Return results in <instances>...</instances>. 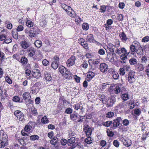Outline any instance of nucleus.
I'll list each match as a JSON object with an SVG mask.
<instances>
[{
	"instance_id": "44",
	"label": "nucleus",
	"mask_w": 149,
	"mask_h": 149,
	"mask_svg": "<svg viewBox=\"0 0 149 149\" xmlns=\"http://www.w3.org/2000/svg\"><path fill=\"white\" fill-rule=\"evenodd\" d=\"M122 123L125 126H127L129 125L130 121L127 119H125L122 120Z\"/></svg>"
},
{
	"instance_id": "20",
	"label": "nucleus",
	"mask_w": 149,
	"mask_h": 149,
	"mask_svg": "<svg viewBox=\"0 0 149 149\" xmlns=\"http://www.w3.org/2000/svg\"><path fill=\"white\" fill-rule=\"evenodd\" d=\"M39 90L38 88H37L34 85L32 87L31 89V93L32 94H36L39 92Z\"/></svg>"
},
{
	"instance_id": "19",
	"label": "nucleus",
	"mask_w": 149,
	"mask_h": 149,
	"mask_svg": "<svg viewBox=\"0 0 149 149\" xmlns=\"http://www.w3.org/2000/svg\"><path fill=\"white\" fill-rule=\"evenodd\" d=\"M130 52H128L126 51V52L123 53V54L120 56V59L123 61H125L127 59V56L129 54Z\"/></svg>"
},
{
	"instance_id": "54",
	"label": "nucleus",
	"mask_w": 149,
	"mask_h": 149,
	"mask_svg": "<svg viewBox=\"0 0 149 149\" xmlns=\"http://www.w3.org/2000/svg\"><path fill=\"white\" fill-rule=\"evenodd\" d=\"M72 109L70 108H68L66 109L65 112L68 114H70L72 112Z\"/></svg>"
},
{
	"instance_id": "63",
	"label": "nucleus",
	"mask_w": 149,
	"mask_h": 149,
	"mask_svg": "<svg viewBox=\"0 0 149 149\" xmlns=\"http://www.w3.org/2000/svg\"><path fill=\"white\" fill-rule=\"evenodd\" d=\"M5 23L6 24H8L7 26V28L8 29H11L12 28V25L10 23V22L6 21Z\"/></svg>"
},
{
	"instance_id": "24",
	"label": "nucleus",
	"mask_w": 149,
	"mask_h": 149,
	"mask_svg": "<svg viewBox=\"0 0 149 149\" xmlns=\"http://www.w3.org/2000/svg\"><path fill=\"white\" fill-rule=\"evenodd\" d=\"M116 102V98L113 97H111L109 103L107 104L108 107H111L114 103Z\"/></svg>"
},
{
	"instance_id": "23",
	"label": "nucleus",
	"mask_w": 149,
	"mask_h": 149,
	"mask_svg": "<svg viewBox=\"0 0 149 149\" xmlns=\"http://www.w3.org/2000/svg\"><path fill=\"white\" fill-rule=\"evenodd\" d=\"M129 62L131 65H135L137 64L138 61L136 58H132L129 59Z\"/></svg>"
},
{
	"instance_id": "45",
	"label": "nucleus",
	"mask_w": 149,
	"mask_h": 149,
	"mask_svg": "<svg viewBox=\"0 0 149 149\" xmlns=\"http://www.w3.org/2000/svg\"><path fill=\"white\" fill-rule=\"evenodd\" d=\"M138 68L140 71H143L144 69V67L143 64L138 63L137 65Z\"/></svg>"
},
{
	"instance_id": "61",
	"label": "nucleus",
	"mask_w": 149,
	"mask_h": 149,
	"mask_svg": "<svg viewBox=\"0 0 149 149\" xmlns=\"http://www.w3.org/2000/svg\"><path fill=\"white\" fill-rule=\"evenodd\" d=\"M53 62L54 63H59V58L57 56H55L53 58V61L52 62Z\"/></svg>"
},
{
	"instance_id": "15",
	"label": "nucleus",
	"mask_w": 149,
	"mask_h": 149,
	"mask_svg": "<svg viewBox=\"0 0 149 149\" xmlns=\"http://www.w3.org/2000/svg\"><path fill=\"white\" fill-rule=\"evenodd\" d=\"M66 13L68 15L72 18H74L76 16V14L75 11L73 10L71 7V9L68 10Z\"/></svg>"
},
{
	"instance_id": "59",
	"label": "nucleus",
	"mask_w": 149,
	"mask_h": 149,
	"mask_svg": "<svg viewBox=\"0 0 149 149\" xmlns=\"http://www.w3.org/2000/svg\"><path fill=\"white\" fill-rule=\"evenodd\" d=\"M113 145L117 148L119 146V143L118 141L116 140H115L113 142Z\"/></svg>"
},
{
	"instance_id": "48",
	"label": "nucleus",
	"mask_w": 149,
	"mask_h": 149,
	"mask_svg": "<svg viewBox=\"0 0 149 149\" xmlns=\"http://www.w3.org/2000/svg\"><path fill=\"white\" fill-rule=\"evenodd\" d=\"M82 28L84 30H88L89 29L88 24L87 23H83L82 24Z\"/></svg>"
},
{
	"instance_id": "9",
	"label": "nucleus",
	"mask_w": 149,
	"mask_h": 149,
	"mask_svg": "<svg viewBox=\"0 0 149 149\" xmlns=\"http://www.w3.org/2000/svg\"><path fill=\"white\" fill-rule=\"evenodd\" d=\"M100 71L102 72H105L108 70V66L105 63H101L100 65Z\"/></svg>"
},
{
	"instance_id": "22",
	"label": "nucleus",
	"mask_w": 149,
	"mask_h": 149,
	"mask_svg": "<svg viewBox=\"0 0 149 149\" xmlns=\"http://www.w3.org/2000/svg\"><path fill=\"white\" fill-rule=\"evenodd\" d=\"M130 51L131 52V54H134L135 52H136L137 48L136 46H135L133 45H131L130 46Z\"/></svg>"
},
{
	"instance_id": "41",
	"label": "nucleus",
	"mask_w": 149,
	"mask_h": 149,
	"mask_svg": "<svg viewBox=\"0 0 149 149\" xmlns=\"http://www.w3.org/2000/svg\"><path fill=\"white\" fill-rule=\"evenodd\" d=\"M58 70L59 72L61 74H62V73H64L65 72L67 71V69L65 67L63 66L60 67L59 68Z\"/></svg>"
},
{
	"instance_id": "6",
	"label": "nucleus",
	"mask_w": 149,
	"mask_h": 149,
	"mask_svg": "<svg viewBox=\"0 0 149 149\" xmlns=\"http://www.w3.org/2000/svg\"><path fill=\"white\" fill-rule=\"evenodd\" d=\"M86 40L87 41L90 42H93L97 44L99 42L96 41L94 38L93 35L91 34L88 35L86 38Z\"/></svg>"
},
{
	"instance_id": "38",
	"label": "nucleus",
	"mask_w": 149,
	"mask_h": 149,
	"mask_svg": "<svg viewBox=\"0 0 149 149\" xmlns=\"http://www.w3.org/2000/svg\"><path fill=\"white\" fill-rule=\"evenodd\" d=\"M45 79L48 81H50L52 79V78L50 74L47 73L45 74Z\"/></svg>"
},
{
	"instance_id": "18",
	"label": "nucleus",
	"mask_w": 149,
	"mask_h": 149,
	"mask_svg": "<svg viewBox=\"0 0 149 149\" xmlns=\"http://www.w3.org/2000/svg\"><path fill=\"white\" fill-rule=\"evenodd\" d=\"M107 47L109 49L110 52L112 53L114 52V49L115 48V47L111 43H109L107 45Z\"/></svg>"
},
{
	"instance_id": "32",
	"label": "nucleus",
	"mask_w": 149,
	"mask_h": 149,
	"mask_svg": "<svg viewBox=\"0 0 149 149\" xmlns=\"http://www.w3.org/2000/svg\"><path fill=\"white\" fill-rule=\"evenodd\" d=\"M33 76L36 78L38 79L40 78L41 76V74L39 71H37L36 72H33L32 73Z\"/></svg>"
},
{
	"instance_id": "12",
	"label": "nucleus",
	"mask_w": 149,
	"mask_h": 149,
	"mask_svg": "<svg viewBox=\"0 0 149 149\" xmlns=\"http://www.w3.org/2000/svg\"><path fill=\"white\" fill-rule=\"evenodd\" d=\"M78 42L81 44V45L83 46L85 49L88 48V44L87 42L85 41L83 38H81L78 40Z\"/></svg>"
},
{
	"instance_id": "47",
	"label": "nucleus",
	"mask_w": 149,
	"mask_h": 149,
	"mask_svg": "<svg viewBox=\"0 0 149 149\" xmlns=\"http://www.w3.org/2000/svg\"><path fill=\"white\" fill-rule=\"evenodd\" d=\"M41 122L43 123H49V120H48L47 117L45 116L42 118Z\"/></svg>"
},
{
	"instance_id": "21",
	"label": "nucleus",
	"mask_w": 149,
	"mask_h": 149,
	"mask_svg": "<svg viewBox=\"0 0 149 149\" xmlns=\"http://www.w3.org/2000/svg\"><path fill=\"white\" fill-rule=\"evenodd\" d=\"M22 96L23 99L25 100H30V98H31L30 94L27 92L24 93Z\"/></svg>"
},
{
	"instance_id": "64",
	"label": "nucleus",
	"mask_w": 149,
	"mask_h": 149,
	"mask_svg": "<svg viewBox=\"0 0 149 149\" xmlns=\"http://www.w3.org/2000/svg\"><path fill=\"white\" fill-rule=\"evenodd\" d=\"M98 53L100 55H103L105 53V51L103 49H100L98 51Z\"/></svg>"
},
{
	"instance_id": "7",
	"label": "nucleus",
	"mask_w": 149,
	"mask_h": 149,
	"mask_svg": "<svg viewBox=\"0 0 149 149\" xmlns=\"http://www.w3.org/2000/svg\"><path fill=\"white\" fill-rule=\"evenodd\" d=\"M75 57L73 56H72L67 61V66L70 67L73 65L75 64Z\"/></svg>"
},
{
	"instance_id": "33",
	"label": "nucleus",
	"mask_w": 149,
	"mask_h": 149,
	"mask_svg": "<svg viewBox=\"0 0 149 149\" xmlns=\"http://www.w3.org/2000/svg\"><path fill=\"white\" fill-rule=\"evenodd\" d=\"M61 6L66 12L68 10L71 9V7L70 6H68L65 4H61Z\"/></svg>"
},
{
	"instance_id": "50",
	"label": "nucleus",
	"mask_w": 149,
	"mask_h": 149,
	"mask_svg": "<svg viewBox=\"0 0 149 149\" xmlns=\"http://www.w3.org/2000/svg\"><path fill=\"white\" fill-rule=\"evenodd\" d=\"M30 139L32 140H38L39 139V136L37 135H33L30 136Z\"/></svg>"
},
{
	"instance_id": "13",
	"label": "nucleus",
	"mask_w": 149,
	"mask_h": 149,
	"mask_svg": "<svg viewBox=\"0 0 149 149\" xmlns=\"http://www.w3.org/2000/svg\"><path fill=\"white\" fill-rule=\"evenodd\" d=\"M116 48V49L115 50V52L118 54H120L122 53H123L127 51L126 49L124 47H122L121 48Z\"/></svg>"
},
{
	"instance_id": "40",
	"label": "nucleus",
	"mask_w": 149,
	"mask_h": 149,
	"mask_svg": "<svg viewBox=\"0 0 149 149\" xmlns=\"http://www.w3.org/2000/svg\"><path fill=\"white\" fill-rule=\"evenodd\" d=\"M35 45L36 47L40 48L42 46V42L40 40H37L35 41Z\"/></svg>"
},
{
	"instance_id": "42",
	"label": "nucleus",
	"mask_w": 149,
	"mask_h": 149,
	"mask_svg": "<svg viewBox=\"0 0 149 149\" xmlns=\"http://www.w3.org/2000/svg\"><path fill=\"white\" fill-rule=\"evenodd\" d=\"M95 76V74L92 72H88L87 77L88 79H92Z\"/></svg>"
},
{
	"instance_id": "46",
	"label": "nucleus",
	"mask_w": 149,
	"mask_h": 149,
	"mask_svg": "<svg viewBox=\"0 0 149 149\" xmlns=\"http://www.w3.org/2000/svg\"><path fill=\"white\" fill-rule=\"evenodd\" d=\"M59 64V63H58L52 62V67L54 69H56L57 68Z\"/></svg>"
},
{
	"instance_id": "51",
	"label": "nucleus",
	"mask_w": 149,
	"mask_h": 149,
	"mask_svg": "<svg viewBox=\"0 0 149 149\" xmlns=\"http://www.w3.org/2000/svg\"><path fill=\"white\" fill-rule=\"evenodd\" d=\"M7 145V143L0 140V148H3L5 146Z\"/></svg>"
},
{
	"instance_id": "1",
	"label": "nucleus",
	"mask_w": 149,
	"mask_h": 149,
	"mask_svg": "<svg viewBox=\"0 0 149 149\" xmlns=\"http://www.w3.org/2000/svg\"><path fill=\"white\" fill-rule=\"evenodd\" d=\"M122 120V118L120 117H117L114 119L112 121V125H111L112 129L114 130L119 127L121 125L120 122Z\"/></svg>"
},
{
	"instance_id": "30",
	"label": "nucleus",
	"mask_w": 149,
	"mask_h": 149,
	"mask_svg": "<svg viewBox=\"0 0 149 149\" xmlns=\"http://www.w3.org/2000/svg\"><path fill=\"white\" fill-rule=\"evenodd\" d=\"M21 46L22 48L24 49H26L29 47V44L25 41H23L21 43Z\"/></svg>"
},
{
	"instance_id": "35",
	"label": "nucleus",
	"mask_w": 149,
	"mask_h": 149,
	"mask_svg": "<svg viewBox=\"0 0 149 149\" xmlns=\"http://www.w3.org/2000/svg\"><path fill=\"white\" fill-rule=\"evenodd\" d=\"M121 98L124 101L127 100L129 99L128 94L127 93H124L122 94Z\"/></svg>"
},
{
	"instance_id": "17",
	"label": "nucleus",
	"mask_w": 149,
	"mask_h": 149,
	"mask_svg": "<svg viewBox=\"0 0 149 149\" xmlns=\"http://www.w3.org/2000/svg\"><path fill=\"white\" fill-rule=\"evenodd\" d=\"M63 77L65 79H71L72 78V74L71 73L70 71L67 70L66 73L63 74Z\"/></svg>"
},
{
	"instance_id": "49",
	"label": "nucleus",
	"mask_w": 149,
	"mask_h": 149,
	"mask_svg": "<svg viewBox=\"0 0 149 149\" xmlns=\"http://www.w3.org/2000/svg\"><path fill=\"white\" fill-rule=\"evenodd\" d=\"M107 135L109 136H113L114 134L113 132L109 129L107 130Z\"/></svg>"
},
{
	"instance_id": "3",
	"label": "nucleus",
	"mask_w": 149,
	"mask_h": 149,
	"mask_svg": "<svg viewBox=\"0 0 149 149\" xmlns=\"http://www.w3.org/2000/svg\"><path fill=\"white\" fill-rule=\"evenodd\" d=\"M36 51V49L33 47H30L27 50L28 55L29 57H32L34 60L36 59L35 52Z\"/></svg>"
},
{
	"instance_id": "36",
	"label": "nucleus",
	"mask_w": 149,
	"mask_h": 149,
	"mask_svg": "<svg viewBox=\"0 0 149 149\" xmlns=\"http://www.w3.org/2000/svg\"><path fill=\"white\" fill-rule=\"evenodd\" d=\"M20 100L19 97L17 96L14 97L13 99V100L14 102H22V100L21 101H20Z\"/></svg>"
},
{
	"instance_id": "4",
	"label": "nucleus",
	"mask_w": 149,
	"mask_h": 149,
	"mask_svg": "<svg viewBox=\"0 0 149 149\" xmlns=\"http://www.w3.org/2000/svg\"><path fill=\"white\" fill-rule=\"evenodd\" d=\"M75 139L74 137H72L68 139L67 144L68 146H71L68 149H73L75 148L76 146L75 145Z\"/></svg>"
},
{
	"instance_id": "52",
	"label": "nucleus",
	"mask_w": 149,
	"mask_h": 149,
	"mask_svg": "<svg viewBox=\"0 0 149 149\" xmlns=\"http://www.w3.org/2000/svg\"><path fill=\"white\" fill-rule=\"evenodd\" d=\"M119 72H120V74L121 75H124L125 73V70L123 68H120Z\"/></svg>"
},
{
	"instance_id": "14",
	"label": "nucleus",
	"mask_w": 149,
	"mask_h": 149,
	"mask_svg": "<svg viewBox=\"0 0 149 149\" xmlns=\"http://www.w3.org/2000/svg\"><path fill=\"white\" fill-rule=\"evenodd\" d=\"M149 58L148 56H142L141 59V63L144 65H146L149 62Z\"/></svg>"
},
{
	"instance_id": "28",
	"label": "nucleus",
	"mask_w": 149,
	"mask_h": 149,
	"mask_svg": "<svg viewBox=\"0 0 149 149\" xmlns=\"http://www.w3.org/2000/svg\"><path fill=\"white\" fill-rule=\"evenodd\" d=\"M119 36L123 42L126 41L127 39L125 34L124 32H123L121 34H120Z\"/></svg>"
},
{
	"instance_id": "43",
	"label": "nucleus",
	"mask_w": 149,
	"mask_h": 149,
	"mask_svg": "<svg viewBox=\"0 0 149 149\" xmlns=\"http://www.w3.org/2000/svg\"><path fill=\"white\" fill-rule=\"evenodd\" d=\"M87 136V137L85 139V141L87 144H90L92 142L91 138L90 137V136Z\"/></svg>"
},
{
	"instance_id": "57",
	"label": "nucleus",
	"mask_w": 149,
	"mask_h": 149,
	"mask_svg": "<svg viewBox=\"0 0 149 149\" xmlns=\"http://www.w3.org/2000/svg\"><path fill=\"white\" fill-rule=\"evenodd\" d=\"M132 45H134L135 47L136 46L137 48L141 47L140 44L136 41H134Z\"/></svg>"
},
{
	"instance_id": "25",
	"label": "nucleus",
	"mask_w": 149,
	"mask_h": 149,
	"mask_svg": "<svg viewBox=\"0 0 149 149\" xmlns=\"http://www.w3.org/2000/svg\"><path fill=\"white\" fill-rule=\"evenodd\" d=\"M32 123V122H30L28 124L25 126L24 129L26 132H29L31 130L32 127L31 124Z\"/></svg>"
},
{
	"instance_id": "56",
	"label": "nucleus",
	"mask_w": 149,
	"mask_h": 149,
	"mask_svg": "<svg viewBox=\"0 0 149 149\" xmlns=\"http://www.w3.org/2000/svg\"><path fill=\"white\" fill-rule=\"evenodd\" d=\"M114 115V113L113 112H108L106 116L107 118H111Z\"/></svg>"
},
{
	"instance_id": "39",
	"label": "nucleus",
	"mask_w": 149,
	"mask_h": 149,
	"mask_svg": "<svg viewBox=\"0 0 149 149\" xmlns=\"http://www.w3.org/2000/svg\"><path fill=\"white\" fill-rule=\"evenodd\" d=\"M33 24L31 21L27 20L26 23V26L29 27H31L33 26Z\"/></svg>"
},
{
	"instance_id": "26",
	"label": "nucleus",
	"mask_w": 149,
	"mask_h": 149,
	"mask_svg": "<svg viewBox=\"0 0 149 149\" xmlns=\"http://www.w3.org/2000/svg\"><path fill=\"white\" fill-rule=\"evenodd\" d=\"M58 141V139L56 137H54L52 140H50V143L51 144L55 146L57 143Z\"/></svg>"
},
{
	"instance_id": "62",
	"label": "nucleus",
	"mask_w": 149,
	"mask_h": 149,
	"mask_svg": "<svg viewBox=\"0 0 149 149\" xmlns=\"http://www.w3.org/2000/svg\"><path fill=\"white\" fill-rule=\"evenodd\" d=\"M24 28L23 26L21 25H19L17 28V31L19 32L23 31Z\"/></svg>"
},
{
	"instance_id": "34",
	"label": "nucleus",
	"mask_w": 149,
	"mask_h": 149,
	"mask_svg": "<svg viewBox=\"0 0 149 149\" xmlns=\"http://www.w3.org/2000/svg\"><path fill=\"white\" fill-rule=\"evenodd\" d=\"M70 119L73 121L76 120L78 118V115L74 113L70 114Z\"/></svg>"
},
{
	"instance_id": "37",
	"label": "nucleus",
	"mask_w": 149,
	"mask_h": 149,
	"mask_svg": "<svg viewBox=\"0 0 149 149\" xmlns=\"http://www.w3.org/2000/svg\"><path fill=\"white\" fill-rule=\"evenodd\" d=\"M103 125L106 127H109L111 125H112V121H108L105 122H104L103 123Z\"/></svg>"
},
{
	"instance_id": "31",
	"label": "nucleus",
	"mask_w": 149,
	"mask_h": 149,
	"mask_svg": "<svg viewBox=\"0 0 149 149\" xmlns=\"http://www.w3.org/2000/svg\"><path fill=\"white\" fill-rule=\"evenodd\" d=\"M20 62L23 65H25L28 63V61L25 57L23 56L20 60Z\"/></svg>"
},
{
	"instance_id": "10",
	"label": "nucleus",
	"mask_w": 149,
	"mask_h": 149,
	"mask_svg": "<svg viewBox=\"0 0 149 149\" xmlns=\"http://www.w3.org/2000/svg\"><path fill=\"white\" fill-rule=\"evenodd\" d=\"M122 86L120 84H118L114 86L113 88L114 92L116 94H118L121 91V88H122Z\"/></svg>"
},
{
	"instance_id": "60",
	"label": "nucleus",
	"mask_w": 149,
	"mask_h": 149,
	"mask_svg": "<svg viewBox=\"0 0 149 149\" xmlns=\"http://www.w3.org/2000/svg\"><path fill=\"white\" fill-rule=\"evenodd\" d=\"M141 113V111L138 109H135L134 111V113L138 116Z\"/></svg>"
},
{
	"instance_id": "11",
	"label": "nucleus",
	"mask_w": 149,
	"mask_h": 149,
	"mask_svg": "<svg viewBox=\"0 0 149 149\" xmlns=\"http://www.w3.org/2000/svg\"><path fill=\"white\" fill-rule=\"evenodd\" d=\"M84 130H85L87 136H90L91 134L92 131V128H90L88 125L84 126Z\"/></svg>"
},
{
	"instance_id": "27",
	"label": "nucleus",
	"mask_w": 149,
	"mask_h": 149,
	"mask_svg": "<svg viewBox=\"0 0 149 149\" xmlns=\"http://www.w3.org/2000/svg\"><path fill=\"white\" fill-rule=\"evenodd\" d=\"M136 54L139 55H141L143 54V50L141 47H138L136 52Z\"/></svg>"
},
{
	"instance_id": "29",
	"label": "nucleus",
	"mask_w": 149,
	"mask_h": 149,
	"mask_svg": "<svg viewBox=\"0 0 149 149\" xmlns=\"http://www.w3.org/2000/svg\"><path fill=\"white\" fill-rule=\"evenodd\" d=\"M40 31L39 29L36 26H34L31 29L29 32L35 33L36 34H38V32Z\"/></svg>"
},
{
	"instance_id": "5",
	"label": "nucleus",
	"mask_w": 149,
	"mask_h": 149,
	"mask_svg": "<svg viewBox=\"0 0 149 149\" xmlns=\"http://www.w3.org/2000/svg\"><path fill=\"white\" fill-rule=\"evenodd\" d=\"M14 115L20 121H24V116L23 113L19 110H16L14 112Z\"/></svg>"
},
{
	"instance_id": "58",
	"label": "nucleus",
	"mask_w": 149,
	"mask_h": 149,
	"mask_svg": "<svg viewBox=\"0 0 149 149\" xmlns=\"http://www.w3.org/2000/svg\"><path fill=\"white\" fill-rule=\"evenodd\" d=\"M47 24V22L45 20L41 21L40 22V25L42 27H45Z\"/></svg>"
},
{
	"instance_id": "2",
	"label": "nucleus",
	"mask_w": 149,
	"mask_h": 149,
	"mask_svg": "<svg viewBox=\"0 0 149 149\" xmlns=\"http://www.w3.org/2000/svg\"><path fill=\"white\" fill-rule=\"evenodd\" d=\"M135 72L133 71H131L128 74L127 80L130 84H132L136 80Z\"/></svg>"
},
{
	"instance_id": "8",
	"label": "nucleus",
	"mask_w": 149,
	"mask_h": 149,
	"mask_svg": "<svg viewBox=\"0 0 149 149\" xmlns=\"http://www.w3.org/2000/svg\"><path fill=\"white\" fill-rule=\"evenodd\" d=\"M0 140L7 143L8 136L7 135L2 131L0 133Z\"/></svg>"
},
{
	"instance_id": "55",
	"label": "nucleus",
	"mask_w": 149,
	"mask_h": 149,
	"mask_svg": "<svg viewBox=\"0 0 149 149\" xmlns=\"http://www.w3.org/2000/svg\"><path fill=\"white\" fill-rule=\"evenodd\" d=\"M112 77L114 79L116 80L118 78L119 75L117 72H115L113 74Z\"/></svg>"
},
{
	"instance_id": "16",
	"label": "nucleus",
	"mask_w": 149,
	"mask_h": 149,
	"mask_svg": "<svg viewBox=\"0 0 149 149\" xmlns=\"http://www.w3.org/2000/svg\"><path fill=\"white\" fill-rule=\"evenodd\" d=\"M123 141L124 145L126 147H128L131 145V141L128 139H124Z\"/></svg>"
},
{
	"instance_id": "53",
	"label": "nucleus",
	"mask_w": 149,
	"mask_h": 149,
	"mask_svg": "<svg viewBox=\"0 0 149 149\" xmlns=\"http://www.w3.org/2000/svg\"><path fill=\"white\" fill-rule=\"evenodd\" d=\"M125 106V102L124 101H123L122 102L119 103L118 105V107L121 109L123 108Z\"/></svg>"
}]
</instances>
